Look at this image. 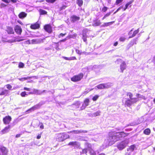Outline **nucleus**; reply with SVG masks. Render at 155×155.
Returning a JSON list of instances; mask_svg holds the SVG:
<instances>
[{
	"mask_svg": "<svg viewBox=\"0 0 155 155\" xmlns=\"http://www.w3.org/2000/svg\"><path fill=\"white\" fill-rule=\"evenodd\" d=\"M125 134L122 132H118L111 134H109V137L105 140L103 144L104 148H105L109 146H111L115 142L119 140L120 138L125 136Z\"/></svg>",
	"mask_w": 155,
	"mask_h": 155,
	"instance_id": "1",
	"label": "nucleus"
},
{
	"mask_svg": "<svg viewBox=\"0 0 155 155\" xmlns=\"http://www.w3.org/2000/svg\"><path fill=\"white\" fill-rule=\"evenodd\" d=\"M129 142L128 139H126L119 143L117 145V147L119 150H122L126 147Z\"/></svg>",
	"mask_w": 155,
	"mask_h": 155,
	"instance_id": "2",
	"label": "nucleus"
},
{
	"mask_svg": "<svg viewBox=\"0 0 155 155\" xmlns=\"http://www.w3.org/2000/svg\"><path fill=\"white\" fill-rule=\"evenodd\" d=\"M69 136L64 133H60L57 134V140L58 141H62L67 138H69Z\"/></svg>",
	"mask_w": 155,
	"mask_h": 155,
	"instance_id": "3",
	"label": "nucleus"
},
{
	"mask_svg": "<svg viewBox=\"0 0 155 155\" xmlns=\"http://www.w3.org/2000/svg\"><path fill=\"white\" fill-rule=\"evenodd\" d=\"M138 101L137 98H134V100L127 99L125 102V105L128 107H130L133 104L136 103Z\"/></svg>",
	"mask_w": 155,
	"mask_h": 155,
	"instance_id": "4",
	"label": "nucleus"
},
{
	"mask_svg": "<svg viewBox=\"0 0 155 155\" xmlns=\"http://www.w3.org/2000/svg\"><path fill=\"white\" fill-rule=\"evenodd\" d=\"M83 76L82 74H80L78 75L74 76L72 78H71V80L74 82H76L79 81L81 80Z\"/></svg>",
	"mask_w": 155,
	"mask_h": 155,
	"instance_id": "5",
	"label": "nucleus"
},
{
	"mask_svg": "<svg viewBox=\"0 0 155 155\" xmlns=\"http://www.w3.org/2000/svg\"><path fill=\"white\" fill-rule=\"evenodd\" d=\"M12 120L11 117L9 116H6L3 118V121L5 124H8Z\"/></svg>",
	"mask_w": 155,
	"mask_h": 155,
	"instance_id": "6",
	"label": "nucleus"
},
{
	"mask_svg": "<svg viewBox=\"0 0 155 155\" xmlns=\"http://www.w3.org/2000/svg\"><path fill=\"white\" fill-rule=\"evenodd\" d=\"M43 39H33L31 41V43L32 44H37L41 43L43 42Z\"/></svg>",
	"mask_w": 155,
	"mask_h": 155,
	"instance_id": "7",
	"label": "nucleus"
},
{
	"mask_svg": "<svg viewBox=\"0 0 155 155\" xmlns=\"http://www.w3.org/2000/svg\"><path fill=\"white\" fill-rule=\"evenodd\" d=\"M10 93L9 91L7 90H3L2 88H0V95H7Z\"/></svg>",
	"mask_w": 155,
	"mask_h": 155,
	"instance_id": "8",
	"label": "nucleus"
},
{
	"mask_svg": "<svg viewBox=\"0 0 155 155\" xmlns=\"http://www.w3.org/2000/svg\"><path fill=\"white\" fill-rule=\"evenodd\" d=\"M98 89H103L105 88H108L109 87V86L108 85V84H100L96 86Z\"/></svg>",
	"mask_w": 155,
	"mask_h": 155,
	"instance_id": "9",
	"label": "nucleus"
},
{
	"mask_svg": "<svg viewBox=\"0 0 155 155\" xmlns=\"http://www.w3.org/2000/svg\"><path fill=\"white\" fill-rule=\"evenodd\" d=\"M68 145L72 146L76 148H78L80 146V143L77 141H73L70 142L68 144Z\"/></svg>",
	"mask_w": 155,
	"mask_h": 155,
	"instance_id": "10",
	"label": "nucleus"
},
{
	"mask_svg": "<svg viewBox=\"0 0 155 155\" xmlns=\"http://www.w3.org/2000/svg\"><path fill=\"white\" fill-rule=\"evenodd\" d=\"M126 67L127 65L125 62L124 61H122L120 66V69L121 71L120 72L123 73L124 71L126 69Z\"/></svg>",
	"mask_w": 155,
	"mask_h": 155,
	"instance_id": "11",
	"label": "nucleus"
},
{
	"mask_svg": "<svg viewBox=\"0 0 155 155\" xmlns=\"http://www.w3.org/2000/svg\"><path fill=\"white\" fill-rule=\"evenodd\" d=\"M87 131L83 130H73V131H69L68 132V133H73L74 134H79L82 133H86L87 132Z\"/></svg>",
	"mask_w": 155,
	"mask_h": 155,
	"instance_id": "12",
	"label": "nucleus"
},
{
	"mask_svg": "<svg viewBox=\"0 0 155 155\" xmlns=\"http://www.w3.org/2000/svg\"><path fill=\"white\" fill-rule=\"evenodd\" d=\"M44 28L48 33H51L52 32L51 27L50 25H45L44 27Z\"/></svg>",
	"mask_w": 155,
	"mask_h": 155,
	"instance_id": "13",
	"label": "nucleus"
},
{
	"mask_svg": "<svg viewBox=\"0 0 155 155\" xmlns=\"http://www.w3.org/2000/svg\"><path fill=\"white\" fill-rule=\"evenodd\" d=\"M15 32L18 34L21 35L22 30L21 27L18 26L16 25L15 28Z\"/></svg>",
	"mask_w": 155,
	"mask_h": 155,
	"instance_id": "14",
	"label": "nucleus"
},
{
	"mask_svg": "<svg viewBox=\"0 0 155 155\" xmlns=\"http://www.w3.org/2000/svg\"><path fill=\"white\" fill-rule=\"evenodd\" d=\"M45 91V90H43L42 91L36 89H34L33 90L34 94H35L36 95H41Z\"/></svg>",
	"mask_w": 155,
	"mask_h": 155,
	"instance_id": "15",
	"label": "nucleus"
},
{
	"mask_svg": "<svg viewBox=\"0 0 155 155\" xmlns=\"http://www.w3.org/2000/svg\"><path fill=\"white\" fill-rule=\"evenodd\" d=\"M42 105V104L40 103L39 104L34 106H33V107H32L30 109H28L27 111H30L31 110H36L38 108H39Z\"/></svg>",
	"mask_w": 155,
	"mask_h": 155,
	"instance_id": "16",
	"label": "nucleus"
},
{
	"mask_svg": "<svg viewBox=\"0 0 155 155\" xmlns=\"http://www.w3.org/2000/svg\"><path fill=\"white\" fill-rule=\"evenodd\" d=\"M101 24V23L100 20L96 19L93 21L92 25L94 26H97L100 25Z\"/></svg>",
	"mask_w": 155,
	"mask_h": 155,
	"instance_id": "17",
	"label": "nucleus"
},
{
	"mask_svg": "<svg viewBox=\"0 0 155 155\" xmlns=\"http://www.w3.org/2000/svg\"><path fill=\"white\" fill-rule=\"evenodd\" d=\"M11 126L9 125L5 127L2 130L1 132L2 133V134H4L5 133L8 132Z\"/></svg>",
	"mask_w": 155,
	"mask_h": 155,
	"instance_id": "18",
	"label": "nucleus"
},
{
	"mask_svg": "<svg viewBox=\"0 0 155 155\" xmlns=\"http://www.w3.org/2000/svg\"><path fill=\"white\" fill-rule=\"evenodd\" d=\"M89 100L88 99H85L84 101V103L83 104L81 108L82 109H84L86 106H87L89 105Z\"/></svg>",
	"mask_w": 155,
	"mask_h": 155,
	"instance_id": "19",
	"label": "nucleus"
},
{
	"mask_svg": "<svg viewBox=\"0 0 155 155\" xmlns=\"http://www.w3.org/2000/svg\"><path fill=\"white\" fill-rule=\"evenodd\" d=\"M0 150L2 153L3 155H6L8 150L6 148L4 147H2L0 148Z\"/></svg>",
	"mask_w": 155,
	"mask_h": 155,
	"instance_id": "20",
	"label": "nucleus"
},
{
	"mask_svg": "<svg viewBox=\"0 0 155 155\" xmlns=\"http://www.w3.org/2000/svg\"><path fill=\"white\" fill-rule=\"evenodd\" d=\"M27 15L25 12H22L19 14L18 17L20 18L23 19Z\"/></svg>",
	"mask_w": 155,
	"mask_h": 155,
	"instance_id": "21",
	"label": "nucleus"
},
{
	"mask_svg": "<svg viewBox=\"0 0 155 155\" xmlns=\"http://www.w3.org/2000/svg\"><path fill=\"white\" fill-rule=\"evenodd\" d=\"M136 147L134 145H133L129 147L127 149V151L128 152H129V153L130 152H133L134 149Z\"/></svg>",
	"mask_w": 155,
	"mask_h": 155,
	"instance_id": "22",
	"label": "nucleus"
},
{
	"mask_svg": "<svg viewBox=\"0 0 155 155\" xmlns=\"http://www.w3.org/2000/svg\"><path fill=\"white\" fill-rule=\"evenodd\" d=\"M30 27L32 29H36L39 27V25L38 24L36 23L31 25Z\"/></svg>",
	"mask_w": 155,
	"mask_h": 155,
	"instance_id": "23",
	"label": "nucleus"
},
{
	"mask_svg": "<svg viewBox=\"0 0 155 155\" xmlns=\"http://www.w3.org/2000/svg\"><path fill=\"white\" fill-rule=\"evenodd\" d=\"M6 31L8 34H12L14 33L12 28L10 27H8Z\"/></svg>",
	"mask_w": 155,
	"mask_h": 155,
	"instance_id": "24",
	"label": "nucleus"
},
{
	"mask_svg": "<svg viewBox=\"0 0 155 155\" xmlns=\"http://www.w3.org/2000/svg\"><path fill=\"white\" fill-rule=\"evenodd\" d=\"M19 38H20L19 37H18L16 38V40H14L12 41H8V42L11 43L12 42H15L16 41L17 42H20V41H23L25 40V39H18Z\"/></svg>",
	"mask_w": 155,
	"mask_h": 155,
	"instance_id": "25",
	"label": "nucleus"
},
{
	"mask_svg": "<svg viewBox=\"0 0 155 155\" xmlns=\"http://www.w3.org/2000/svg\"><path fill=\"white\" fill-rule=\"evenodd\" d=\"M86 31V30H84L83 31V37L82 38L84 42H86L87 41V37H86V34L85 33V31Z\"/></svg>",
	"mask_w": 155,
	"mask_h": 155,
	"instance_id": "26",
	"label": "nucleus"
},
{
	"mask_svg": "<svg viewBox=\"0 0 155 155\" xmlns=\"http://www.w3.org/2000/svg\"><path fill=\"white\" fill-rule=\"evenodd\" d=\"M71 20L73 22L79 20L80 19L79 17L75 15H73L71 17Z\"/></svg>",
	"mask_w": 155,
	"mask_h": 155,
	"instance_id": "27",
	"label": "nucleus"
},
{
	"mask_svg": "<svg viewBox=\"0 0 155 155\" xmlns=\"http://www.w3.org/2000/svg\"><path fill=\"white\" fill-rule=\"evenodd\" d=\"M114 21H111L107 23H104L103 25H101V26L102 27H104L105 26H109L110 25H112L114 23Z\"/></svg>",
	"mask_w": 155,
	"mask_h": 155,
	"instance_id": "28",
	"label": "nucleus"
},
{
	"mask_svg": "<svg viewBox=\"0 0 155 155\" xmlns=\"http://www.w3.org/2000/svg\"><path fill=\"white\" fill-rule=\"evenodd\" d=\"M63 58L64 59L68 60H74L76 59V57H72L69 58L63 57Z\"/></svg>",
	"mask_w": 155,
	"mask_h": 155,
	"instance_id": "29",
	"label": "nucleus"
},
{
	"mask_svg": "<svg viewBox=\"0 0 155 155\" xmlns=\"http://www.w3.org/2000/svg\"><path fill=\"white\" fill-rule=\"evenodd\" d=\"M139 31V29H138L137 30L135 31L133 33V34L131 36H130L129 37V38H131L135 36L137 34Z\"/></svg>",
	"mask_w": 155,
	"mask_h": 155,
	"instance_id": "30",
	"label": "nucleus"
},
{
	"mask_svg": "<svg viewBox=\"0 0 155 155\" xmlns=\"http://www.w3.org/2000/svg\"><path fill=\"white\" fill-rule=\"evenodd\" d=\"M150 132V130L149 129H146L143 131L144 133L146 135H149Z\"/></svg>",
	"mask_w": 155,
	"mask_h": 155,
	"instance_id": "31",
	"label": "nucleus"
},
{
	"mask_svg": "<svg viewBox=\"0 0 155 155\" xmlns=\"http://www.w3.org/2000/svg\"><path fill=\"white\" fill-rule=\"evenodd\" d=\"M77 3L79 6L81 7L83 5V1L82 0H78Z\"/></svg>",
	"mask_w": 155,
	"mask_h": 155,
	"instance_id": "32",
	"label": "nucleus"
},
{
	"mask_svg": "<svg viewBox=\"0 0 155 155\" xmlns=\"http://www.w3.org/2000/svg\"><path fill=\"white\" fill-rule=\"evenodd\" d=\"M127 96H128L130 98L131 100H134V98H132V97L133 96V94L131 93L130 92H128L127 93Z\"/></svg>",
	"mask_w": 155,
	"mask_h": 155,
	"instance_id": "33",
	"label": "nucleus"
},
{
	"mask_svg": "<svg viewBox=\"0 0 155 155\" xmlns=\"http://www.w3.org/2000/svg\"><path fill=\"white\" fill-rule=\"evenodd\" d=\"M39 12H40V14L41 15H44L47 13L46 11L42 9H40Z\"/></svg>",
	"mask_w": 155,
	"mask_h": 155,
	"instance_id": "34",
	"label": "nucleus"
},
{
	"mask_svg": "<svg viewBox=\"0 0 155 155\" xmlns=\"http://www.w3.org/2000/svg\"><path fill=\"white\" fill-rule=\"evenodd\" d=\"M89 150L90 151L91 155H95L96 153L94 151L91 149H90Z\"/></svg>",
	"mask_w": 155,
	"mask_h": 155,
	"instance_id": "35",
	"label": "nucleus"
},
{
	"mask_svg": "<svg viewBox=\"0 0 155 155\" xmlns=\"http://www.w3.org/2000/svg\"><path fill=\"white\" fill-rule=\"evenodd\" d=\"M80 103L79 102H77L75 103L73 105L74 106H75V107L76 108H77L79 107V106L80 105Z\"/></svg>",
	"mask_w": 155,
	"mask_h": 155,
	"instance_id": "36",
	"label": "nucleus"
},
{
	"mask_svg": "<svg viewBox=\"0 0 155 155\" xmlns=\"http://www.w3.org/2000/svg\"><path fill=\"white\" fill-rule=\"evenodd\" d=\"M100 113L101 112L100 111H98L96 112L93 114V115L95 117L99 116L100 115Z\"/></svg>",
	"mask_w": 155,
	"mask_h": 155,
	"instance_id": "37",
	"label": "nucleus"
},
{
	"mask_svg": "<svg viewBox=\"0 0 155 155\" xmlns=\"http://www.w3.org/2000/svg\"><path fill=\"white\" fill-rule=\"evenodd\" d=\"M126 39V38L124 37H121L119 38V40L120 41H124Z\"/></svg>",
	"mask_w": 155,
	"mask_h": 155,
	"instance_id": "38",
	"label": "nucleus"
},
{
	"mask_svg": "<svg viewBox=\"0 0 155 155\" xmlns=\"http://www.w3.org/2000/svg\"><path fill=\"white\" fill-rule=\"evenodd\" d=\"M24 64L22 63V62H20L18 64V67L19 68H24Z\"/></svg>",
	"mask_w": 155,
	"mask_h": 155,
	"instance_id": "39",
	"label": "nucleus"
},
{
	"mask_svg": "<svg viewBox=\"0 0 155 155\" xmlns=\"http://www.w3.org/2000/svg\"><path fill=\"white\" fill-rule=\"evenodd\" d=\"M134 44H136V40H134L133 41H131L130 42V43L129 44L130 46H133Z\"/></svg>",
	"mask_w": 155,
	"mask_h": 155,
	"instance_id": "40",
	"label": "nucleus"
},
{
	"mask_svg": "<svg viewBox=\"0 0 155 155\" xmlns=\"http://www.w3.org/2000/svg\"><path fill=\"white\" fill-rule=\"evenodd\" d=\"M30 78V77H27V78H19V80L21 81H25L27 79H29Z\"/></svg>",
	"mask_w": 155,
	"mask_h": 155,
	"instance_id": "41",
	"label": "nucleus"
},
{
	"mask_svg": "<svg viewBox=\"0 0 155 155\" xmlns=\"http://www.w3.org/2000/svg\"><path fill=\"white\" fill-rule=\"evenodd\" d=\"M21 96L22 97H25L28 94H27L26 93V92H25V91H24V92H22L21 94Z\"/></svg>",
	"mask_w": 155,
	"mask_h": 155,
	"instance_id": "42",
	"label": "nucleus"
},
{
	"mask_svg": "<svg viewBox=\"0 0 155 155\" xmlns=\"http://www.w3.org/2000/svg\"><path fill=\"white\" fill-rule=\"evenodd\" d=\"M99 96L98 95H96L92 98V100L94 101H96L98 98Z\"/></svg>",
	"mask_w": 155,
	"mask_h": 155,
	"instance_id": "43",
	"label": "nucleus"
},
{
	"mask_svg": "<svg viewBox=\"0 0 155 155\" xmlns=\"http://www.w3.org/2000/svg\"><path fill=\"white\" fill-rule=\"evenodd\" d=\"M6 88L9 90H11L12 88V86L9 84H7L6 85Z\"/></svg>",
	"mask_w": 155,
	"mask_h": 155,
	"instance_id": "44",
	"label": "nucleus"
},
{
	"mask_svg": "<svg viewBox=\"0 0 155 155\" xmlns=\"http://www.w3.org/2000/svg\"><path fill=\"white\" fill-rule=\"evenodd\" d=\"M67 6L66 5H63L60 8V10L61 11L63 10Z\"/></svg>",
	"mask_w": 155,
	"mask_h": 155,
	"instance_id": "45",
	"label": "nucleus"
},
{
	"mask_svg": "<svg viewBox=\"0 0 155 155\" xmlns=\"http://www.w3.org/2000/svg\"><path fill=\"white\" fill-rule=\"evenodd\" d=\"M39 125L40 126V128L41 129H43L44 128V126L43 124L42 123H40L39 124Z\"/></svg>",
	"mask_w": 155,
	"mask_h": 155,
	"instance_id": "46",
	"label": "nucleus"
},
{
	"mask_svg": "<svg viewBox=\"0 0 155 155\" xmlns=\"http://www.w3.org/2000/svg\"><path fill=\"white\" fill-rule=\"evenodd\" d=\"M133 2V1H130L128 3H127L125 5V7H126V8H127L128 7V6L131 4Z\"/></svg>",
	"mask_w": 155,
	"mask_h": 155,
	"instance_id": "47",
	"label": "nucleus"
},
{
	"mask_svg": "<svg viewBox=\"0 0 155 155\" xmlns=\"http://www.w3.org/2000/svg\"><path fill=\"white\" fill-rule=\"evenodd\" d=\"M123 0H116V4L117 5L119 4L123 1Z\"/></svg>",
	"mask_w": 155,
	"mask_h": 155,
	"instance_id": "48",
	"label": "nucleus"
},
{
	"mask_svg": "<svg viewBox=\"0 0 155 155\" xmlns=\"http://www.w3.org/2000/svg\"><path fill=\"white\" fill-rule=\"evenodd\" d=\"M56 0H46V1L48 2L53 3Z\"/></svg>",
	"mask_w": 155,
	"mask_h": 155,
	"instance_id": "49",
	"label": "nucleus"
},
{
	"mask_svg": "<svg viewBox=\"0 0 155 155\" xmlns=\"http://www.w3.org/2000/svg\"><path fill=\"white\" fill-rule=\"evenodd\" d=\"M76 51L77 54L80 55L82 53V52L81 51H80L78 49H76Z\"/></svg>",
	"mask_w": 155,
	"mask_h": 155,
	"instance_id": "50",
	"label": "nucleus"
},
{
	"mask_svg": "<svg viewBox=\"0 0 155 155\" xmlns=\"http://www.w3.org/2000/svg\"><path fill=\"white\" fill-rule=\"evenodd\" d=\"M7 6V5H5V4L4 3H1L0 5V7L1 8L6 7Z\"/></svg>",
	"mask_w": 155,
	"mask_h": 155,
	"instance_id": "51",
	"label": "nucleus"
},
{
	"mask_svg": "<svg viewBox=\"0 0 155 155\" xmlns=\"http://www.w3.org/2000/svg\"><path fill=\"white\" fill-rule=\"evenodd\" d=\"M107 8L106 7H104L102 9V11L104 12H106L107 10Z\"/></svg>",
	"mask_w": 155,
	"mask_h": 155,
	"instance_id": "52",
	"label": "nucleus"
},
{
	"mask_svg": "<svg viewBox=\"0 0 155 155\" xmlns=\"http://www.w3.org/2000/svg\"><path fill=\"white\" fill-rule=\"evenodd\" d=\"M87 152V149H84L82 150V153L86 154Z\"/></svg>",
	"mask_w": 155,
	"mask_h": 155,
	"instance_id": "53",
	"label": "nucleus"
},
{
	"mask_svg": "<svg viewBox=\"0 0 155 155\" xmlns=\"http://www.w3.org/2000/svg\"><path fill=\"white\" fill-rule=\"evenodd\" d=\"M2 1L5 2L6 3H8L10 2V0H2Z\"/></svg>",
	"mask_w": 155,
	"mask_h": 155,
	"instance_id": "54",
	"label": "nucleus"
},
{
	"mask_svg": "<svg viewBox=\"0 0 155 155\" xmlns=\"http://www.w3.org/2000/svg\"><path fill=\"white\" fill-rule=\"evenodd\" d=\"M25 42L26 44H31V42H30L29 40H28L25 41Z\"/></svg>",
	"mask_w": 155,
	"mask_h": 155,
	"instance_id": "55",
	"label": "nucleus"
},
{
	"mask_svg": "<svg viewBox=\"0 0 155 155\" xmlns=\"http://www.w3.org/2000/svg\"><path fill=\"white\" fill-rule=\"evenodd\" d=\"M139 98H142L144 100H145L146 99V97H144V96H143V95H140V97H139Z\"/></svg>",
	"mask_w": 155,
	"mask_h": 155,
	"instance_id": "56",
	"label": "nucleus"
},
{
	"mask_svg": "<svg viewBox=\"0 0 155 155\" xmlns=\"http://www.w3.org/2000/svg\"><path fill=\"white\" fill-rule=\"evenodd\" d=\"M66 35V33H65V34H62V33H61L59 35L58 37L60 38L61 36H63L64 35Z\"/></svg>",
	"mask_w": 155,
	"mask_h": 155,
	"instance_id": "57",
	"label": "nucleus"
},
{
	"mask_svg": "<svg viewBox=\"0 0 155 155\" xmlns=\"http://www.w3.org/2000/svg\"><path fill=\"white\" fill-rule=\"evenodd\" d=\"M122 7H119L116 10V12H115L114 13V14L116 13L117 12H118L122 8Z\"/></svg>",
	"mask_w": 155,
	"mask_h": 155,
	"instance_id": "58",
	"label": "nucleus"
},
{
	"mask_svg": "<svg viewBox=\"0 0 155 155\" xmlns=\"http://www.w3.org/2000/svg\"><path fill=\"white\" fill-rule=\"evenodd\" d=\"M122 7H119L116 10V12H115L114 13V14L116 13L117 12H118L122 8Z\"/></svg>",
	"mask_w": 155,
	"mask_h": 155,
	"instance_id": "59",
	"label": "nucleus"
},
{
	"mask_svg": "<svg viewBox=\"0 0 155 155\" xmlns=\"http://www.w3.org/2000/svg\"><path fill=\"white\" fill-rule=\"evenodd\" d=\"M24 90H26L28 91H30V89L26 87H24Z\"/></svg>",
	"mask_w": 155,
	"mask_h": 155,
	"instance_id": "60",
	"label": "nucleus"
},
{
	"mask_svg": "<svg viewBox=\"0 0 155 155\" xmlns=\"http://www.w3.org/2000/svg\"><path fill=\"white\" fill-rule=\"evenodd\" d=\"M110 13L109 12V13H107V14H106L104 16H105L106 17H107L108 16H109L110 15Z\"/></svg>",
	"mask_w": 155,
	"mask_h": 155,
	"instance_id": "61",
	"label": "nucleus"
},
{
	"mask_svg": "<svg viewBox=\"0 0 155 155\" xmlns=\"http://www.w3.org/2000/svg\"><path fill=\"white\" fill-rule=\"evenodd\" d=\"M133 29H132L130 30V31L129 32V33H128V35H130H130L131 34V32H132V31H133Z\"/></svg>",
	"mask_w": 155,
	"mask_h": 155,
	"instance_id": "62",
	"label": "nucleus"
},
{
	"mask_svg": "<svg viewBox=\"0 0 155 155\" xmlns=\"http://www.w3.org/2000/svg\"><path fill=\"white\" fill-rule=\"evenodd\" d=\"M41 137V135H38L37 136V139H39Z\"/></svg>",
	"mask_w": 155,
	"mask_h": 155,
	"instance_id": "63",
	"label": "nucleus"
},
{
	"mask_svg": "<svg viewBox=\"0 0 155 155\" xmlns=\"http://www.w3.org/2000/svg\"><path fill=\"white\" fill-rule=\"evenodd\" d=\"M10 1H11L13 3H16L17 2V0H10Z\"/></svg>",
	"mask_w": 155,
	"mask_h": 155,
	"instance_id": "64",
	"label": "nucleus"
}]
</instances>
